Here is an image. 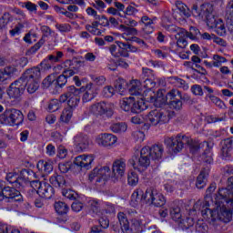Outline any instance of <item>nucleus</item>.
Segmentation results:
<instances>
[{
    "mask_svg": "<svg viewBox=\"0 0 233 233\" xmlns=\"http://www.w3.org/2000/svg\"><path fill=\"white\" fill-rule=\"evenodd\" d=\"M214 7H212V10H208V13H206L205 16L207 19V25L208 26V28L214 29L215 26L218 25V23L219 22V18L216 17V15H214Z\"/></svg>",
    "mask_w": 233,
    "mask_h": 233,
    "instance_id": "473e14b6",
    "label": "nucleus"
},
{
    "mask_svg": "<svg viewBox=\"0 0 233 233\" xmlns=\"http://www.w3.org/2000/svg\"><path fill=\"white\" fill-rule=\"evenodd\" d=\"M64 56L65 55L61 51H57L56 56V55H48L47 57H46L40 63V66H41L42 70H45V71L51 70L52 65H54V63H61V59H63Z\"/></svg>",
    "mask_w": 233,
    "mask_h": 233,
    "instance_id": "f3484780",
    "label": "nucleus"
},
{
    "mask_svg": "<svg viewBox=\"0 0 233 233\" xmlns=\"http://www.w3.org/2000/svg\"><path fill=\"white\" fill-rule=\"evenodd\" d=\"M82 156V169L90 170L92 168V163H94V157L92 155H81Z\"/></svg>",
    "mask_w": 233,
    "mask_h": 233,
    "instance_id": "37998d69",
    "label": "nucleus"
},
{
    "mask_svg": "<svg viewBox=\"0 0 233 233\" xmlns=\"http://www.w3.org/2000/svg\"><path fill=\"white\" fill-rule=\"evenodd\" d=\"M223 63H227V58L219 56V55H214L213 56V66L219 67L223 65Z\"/></svg>",
    "mask_w": 233,
    "mask_h": 233,
    "instance_id": "052dcab7",
    "label": "nucleus"
},
{
    "mask_svg": "<svg viewBox=\"0 0 233 233\" xmlns=\"http://www.w3.org/2000/svg\"><path fill=\"white\" fill-rule=\"evenodd\" d=\"M117 219L119 221L122 232L125 233L130 230V222H128V218H127V215L125 213L119 212L117 214Z\"/></svg>",
    "mask_w": 233,
    "mask_h": 233,
    "instance_id": "72a5a7b5",
    "label": "nucleus"
},
{
    "mask_svg": "<svg viewBox=\"0 0 233 233\" xmlns=\"http://www.w3.org/2000/svg\"><path fill=\"white\" fill-rule=\"evenodd\" d=\"M79 94H81V89L71 86L67 87V92L66 94L60 96V101L61 103H66L67 101V108H71L74 110V108H76V106L79 105Z\"/></svg>",
    "mask_w": 233,
    "mask_h": 233,
    "instance_id": "423d86ee",
    "label": "nucleus"
},
{
    "mask_svg": "<svg viewBox=\"0 0 233 233\" xmlns=\"http://www.w3.org/2000/svg\"><path fill=\"white\" fill-rule=\"evenodd\" d=\"M54 81H56V76L54 75H49L43 80L42 85L44 88H50Z\"/></svg>",
    "mask_w": 233,
    "mask_h": 233,
    "instance_id": "e2e57ef3",
    "label": "nucleus"
},
{
    "mask_svg": "<svg viewBox=\"0 0 233 233\" xmlns=\"http://www.w3.org/2000/svg\"><path fill=\"white\" fill-rule=\"evenodd\" d=\"M4 71L5 72V75L9 79L17 77V74H18L17 68H15V66H5L4 68Z\"/></svg>",
    "mask_w": 233,
    "mask_h": 233,
    "instance_id": "6e6d98bb",
    "label": "nucleus"
},
{
    "mask_svg": "<svg viewBox=\"0 0 233 233\" xmlns=\"http://www.w3.org/2000/svg\"><path fill=\"white\" fill-rule=\"evenodd\" d=\"M11 117L13 120L14 127H19V125L23 124L24 116L23 113L18 109H10Z\"/></svg>",
    "mask_w": 233,
    "mask_h": 233,
    "instance_id": "f704fd0d",
    "label": "nucleus"
},
{
    "mask_svg": "<svg viewBox=\"0 0 233 233\" xmlns=\"http://www.w3.org/2000/svg\"><path fill=\"white\" fill-rule=\"evenodd\" d=\"M147 101L153 103L155 106H163V105H167V103H168L167 95L165 96L162 91H158L157 95L154 94V96H147Z\"/></svg>",
    "mask_w": 233,
    "mask_h": 233,
    "instance_id": "4be33fe9",
    "label": "nucleus"
},
{
    "mask_svg": "<svg viewBox=\"0 0 233 233\" xmlns=\"http://www.w3.org/2000/svg\"><path fill=\"white\" fill-rule=\"evenodd\" d=\"M139 183V175L136 173V171H129L127 174V185L129 187H136Z\"/></svg>",
    "mask_w": 233,
    "mask_h": 233,
    "instance_id": "49530a36",
    "label": "nucleus"
},
{
    "mask_svg": "<svg viewBox=\"0 0 233 233\" xmlns=\"http://www.w3.org/2000/svg\"><path fill=\"white\" fill-rule=\"evenodd\" d=\"M62 103L63 102H61V98H59V100L52 99L48 103V106H47L48 112H57V110H59V108H61Z\"/></svg>",
    "mask_w": 233,
    "mask_h": 233,
    "instance_id": "603ef678",
    "label": "nucleus"
},
{
    "mask_svg": "<svg viewBox=\"0 0 233 233\" xmlns=\"http://www.w3.org/2000/svg\"><path fill=\"white\" fill-rule=\"evenodd\" d=\"M86 30L92 34L93 35H101V31L99 30V22L94 21L91 25H86Z\"/></svg>",
    "mask_w": 233,
    "mask_h": 233,
    "instance_id": "c03bdc74",
    "label": "nucleus"
},
{
    "mask_svg": "<svg viewBox=\"0 0 233 233\" xmlns=\"http://www.w3.org/2000/svg\"><path fill=\"white\" fill-rule=\"evenodd\" d=\"M171 219L175 222L182 223L187 228L190 227H194V218L190 217H187L186 219H183V215L181 214V208L179 207H173L170 208L169 211Z\"/></svg>",
    "mask_w": 233,
    "mask_h": 233,
    "instance_id": "f8f14e48",
    "label": "nucleus"
},
{
    "mask_svg": "<svg viewBox=\"0 0 233 233\" xmlns=\"http://www.w3.org/2000/svg\"><path fill=\"white\" fill-rule=\"evenodd\" d=\"M164 145L166 147H199V141L192 139L187 135L178 134L173 137H165Z\"/></svg>",
    "mask_w": 233,
    "mask_h": 233,
    "instance_id": "39448f33",
    "label": "nucleus"
},
{
    "mask_svg": "<svg viewBox=\"0 0 233 233\" xmlns=\"http://www.w3.org/2000/svg\"><path fill=\"white\" fill-rule=\"evenodd\" d=\"M114 94H116V89H114L111 86H106L102 91L104 97H112Z\"/></svg>",
    "mask_w": 233,
    "mask_h": 233,
    "instance_id": "338daca9",
    "label": "nucleus"
},
{
    "mask_svg": "<svg viewBox=\"0 0 233 233\" xmlns=\"http://www.w3.org/2000/svg\"><path fill=\"white\" fill-rule=\"evenodd\" d=\"M6 94L9 99H19L25 94V79L18 78L13 82L6 89Z\"/></svg>",
    "mask_w": 233,
    "mask_h": 233,
    "instance_id": "9d476101",
    "label": "nucleus"
},
{
    "mask_svg": "<svg viewBox=\"0 0 233 233\" xmlns=\"http://www.w3.org/2000/svg\"><path fill=\"white\" fill-rule=\"evenodd\" d=\"M115 92H117L120 96H125L128 92V83L124 79H119L115 86Z\"/></svg>",
    "mask_w": 233,
    "mask_h": 233,
    "instance_id": "ea45409f",
    "label": "nucleus"
},
{
    "mask_svg": "<svg viewBox=\"0 0 233 233\" xmlns=\"http://www.w3.org/2000/svg\"><path fill=\"white\" fill-rule=\"evenodd\" d=\"M196 230L198 233H208V225L207 223L202 222V223H197L196 225Z\"/></svg>",
    "mask_w": 233,
    "mask_h": 233,
    "instance_id": "774afa93",
    "label": "nucleus"
},
{
    "mask_svg": "<svg viewBox=\"0 0 233 233\" xmlns=\"http://www.w3.org/2000/svg\"><path fill=\"white\" fill-rule=\"evenodd\" d=\"M166 97L167 99V103H170V101H176V99H177L176 97H178V99H183V95L177 89H171L169 92H167Z\"/></svg>",
    "mask_w": 233,
    "mask_h": 233,
    "instance_id": "8fccbe9b",
    "label": "nucleus"
},
{
    "mask_svg": "<svg viewBox=\"0 0 233 233\" xmlns=\"http://www.w3.org/2000/svg\"><path fill=\"white\" fill-rule=\"evenodd\" d=\"M170 106V108H173V110H181L183 108V102L181 101V98H177L176 100H172L167 103Z\"/></svg>",
    "mask_w": 233,
    "mask_h": 233,
    "instance_id": "680f3d73",
    "label": "nucleus"
},
{
    "mask_svg": "<svg viewBox=\"0 0 233 233\" xmlns=\"http://www.w3.org/2000/svg\"><path fill=\"white\" fill-rule=\"evenodd\" d=\"M227 25L233 26V0H230L226 7Z\"/></svg>",
    "mask_w": 233,
    "mask_h": 233,
    "instance_id": "a19ab883",
    "label": "nucleus"
},
{
    "mask_svg": "<svg viewBox=\"0 0 233 233\" xmlns=\"http://www.w3.org/2000/svg\"><path fill=\"white\" fill-rule=\"evenodd\" d=\"M55 210L56 214L62 218H59L60 223H65L66 221H68V211L70 210L68 204L63 201L56 202Z\"/></svg>",
    "mask_w": 233,
    "mask_h": 233,
    "instance_id": "aec40b11",
    "label": "nucleus"
},
{
    "mask_svg": "<svg viewBox=\"0 0 233 233\" xmlns=\"http://www.w3.org/2000/svg\"><path fill=\"white\" fill-rule=\"evenodd\" d=\"M164 151L163 147H143L140 149V157H149L153 161H159Z\"/></svg>",
    "mask_w": 233,
    "mask_h": 233,
    "instance_id": "9b49d317",
    "label": "nucleus"
},
{
    "mask_svg": "<svg viewBox=\"0 0 233 233\" xmlns=\"http://www.w3.org/2000/svg\"><path fill=\"white\" fill-rule=\"evenodd\" d=\"M216 188H218V184H216V182L209 185L206 190L204 200L202 202L198 201L194 204L193 208L189 211V216L198 214V211L205 219H211L213 223L216 221L230 223L227 222L219 215V208H218V205H216V196H218V193L212 197V193L216 191Z\"/></svg>",
    "mask_w": 233,
    "mask_h": 233,
    "instance_id": "f03ea898",
    "label": "nucleus"
},
{
    "mask_svg": "<svg viewBox=\"0 0 233 233\" xmlns=\"http://www.w3.org/2000/svg\"><path fill=\"white\" fill-rule=\"evenodd\" d=\"M134 105V96L126 97L120 100V108L124 112H132V106Z\"/></svg>",
    "mask_w": 233,
    "mask_h": 233,
    "instance_id": "58836bf2",
    "label": "nucleus"
},
{
    "mask_svg": "<svg viewBox=\"0 0 233 233\" xmlns=\"http://www.w3.org/2000/svg\"><path fill=\"white\" fill-rule=\"evenodd\" d=\"M75 143L77 147H88L92 143L88 140V137L85 135H78L75 137Z\"/></svg>",
    "mask_w": 233,
    "mask_h": 233,
    "instance_id": "09e8293b",
    "label": "nucleus"
},
{
    "mask_svg": "<svg viewBox=\"0 0 233 233\" xmlns=\"http://www.w3.org/2000/svg\"><path fill=\"white\" fill-rule=\"evenodd\" d=\"M96 144L99 147H112V145H116L117 143V137L112 134H100L96 138Z\"/></svg>",
    "mask_w": 233,
    "mask_h": 233,
    "instance_id": "a211bd4d",
    "label": "nucleus"
},
{
    "mask_svg": "<svg viewBox=\"0 0 233 233\" xmlns=\"http://www.w3.org/2000/svg\"><path fill=\"white\" fill-rule=\"evenodd\" d=\"M212 147H208L201 155V159L207 165H212L214 163V153H212Z\"/></svg>",
    "mask_w": 233,
    "mask_h": 233,
    "instance_id": "e433bc0d",
    "label": "nucleus"
},
{
    "mask_svg": "<svg viewBox=\"0 0 233 233\" xmlns=\"http://www.w3.org/2000/svg\"><path fill=\"white\" fill-rule=\"evenodd\" d=\"M72 116H74V109L66 107L62 111L60 121H62V123H68L72 119Z\"/></svg>",
    "mask_w": 233,
    "mask_h": 233,
    "instance_id": "a18cd8bd",
    "label": "nucleus"
},
{
    "mask_svg": "<svg viewBox=\"0 0 233 233\" xmlns=\"http://www.w3.org/2000/svg\"><path fill=\"white\" fill-rule=\"evenodd\" d=\"M215 205L219 208L220 218L230 222L233 218V176L228 178L227 187L218 188L215 197Z\"/></svg>",
    "mask_w": 233,
    "mask_h": 233,
    "instance_id": "7ed1b4c3",
    "label": "nucleus"
},
{
    "mask_svg": "<svg viewBox=\"0 0 233 233\" xmlns=\"http://www.w3.org/2000/svg\"><path fill=\"white\" fill-rule=\"evenodd\" d=\"M151 188L152 187L147 188L146 192L141 188L136 189L131 195L130 206L133 207V208H137L139 205H143L144 203L148 205Z\"/></svg>",
    "mask_w": 233,
    "mask_h": 233,
    "instance_id": "6e6552de",
    "label": "nucleus"
},
{
    "mask_svg": "<svg viewBox=\"0 0 233 233\" xmlns=\"http://www.w3.org/2000/svg\"><path fill=\"white\" fill-rule=\"evenodd\" d=\"M71 166L73 167V168H76V167H77L78 170H83V156L79 155L76 157Z\"/></svg>",
    "mask_w": 233,
    "mask_h": 233,
    "instance_id": "69168bd1",
    "label": "nucleus"
},
{
    "mask_svg": "<svg viewBox=\"0 0 233 233\" xmlns=\"http://www.w3.org/2000/svg\"><path fill=\"white\" fill-rule=\"evenodd\" d=\"M88 212L94 218L95 216H99L101 212V207L99 206L98 199H90L88 201Z\"/></svg>",
    "mask_w": 233,
    "mask_h": 233,
    "instance_id": "2f4dec72",
    "label": "nucleus"
},
{
    "mask_svg": "<svg viewBox=\"0 0 233 233\" xmlns=\"http://www.w3.org/2000/svg\"><path fill=\"white\" fill-rule=\"evenodd\" d=\"M218 35H225L227 34V27H225V23L223 20H218V23L213 28Z\"/></svg>",
    "mask_w": 233,
    "mask_h": 233,
    "instance_id": "864d4df0",
    "label": "nucleus"
},
{
    "mask_svg": "<svg viewBox=\"0 0 233 233\" xmlns=\"http://www.w3.org/2000/svg\"><path fill=\"white\" fill-rule=\"evenodd\" d=\"M150 157H133L131 159L128 160L129 165L133 167L134 170H137L140 174H143L147 168L150 167Z\"/></svg>",
    "mask_w": 233,
    "mask_h": 233,
    "instance_id": "ddd939ff",
    "label": "nucleus"
},
{
    "mask_svg": "<svg viewBox=\"0 0 233 233\" xmlns=\"http://www.w3.org/2000/svg\"><path fill=\"white\" fill-rule=\"evenodd\" d=\"M97 96V88L94 86L93 83H89L86 86L84 95L82 96L83 103H88L92 101Z\"/></svg>",
    "mask_w": 233,
    "mask_h": 233,
    "instance_id": "b1692460",
    "label": "nucleus"
},
{
    "mask_svg": "<svg viewBox=\"0 0 233 233\" xmlns=\"http://www.w3.org/2000/svg\"><path fill=\"white\" fill-rule=\"evenodd\" d=\"M110 174V167L104 166L101 167H95L88 176L89 181H96V183H105L106 181V174Z\"/></svg>",
    "mask_w": 233,
    "mask_h": 233,
    "instance_id": "4468645a",
    "label": "nucleus"
},
{
    "mask_svg": "<svg viewBox=\"0 0 233 233\" xmlns=\"http://www.w3.org/2000/svg\"><path fill=\"white\" fill-rule=\"evenodd\" d=\"M232 147H222L221 158L224 161H232Z\"/></svg>",
    "mask_w": 233,
    "mask_h": 233,
    "instance_id": "3c124183",
    "label": "nucleus"
},
{
    "mask_svg": "<svg viewBox=\"0 0 233 233\" xmlns=\"http://www.w3.org/2000/svg\"><path fill=\"white\" fill-rule=\"evenodd\" d=\"M147 106L145 105V100L142 98L136 100L135 97H133V106H131V113L132 114H139L140 112H143V110H146Z\"/></svg>",
    "mask_w": 233,
    "mask_h": 233,
    "instance_id": "7c9ffc66",
    "label": "nucleus"
},
{
    "mask_svg": "<svg viewBox=\"0 0 233 233\" xmlns=\"http://www.w3.org/2000/svg\"><path fill=\"white\" fill-rule=\"evenodd\" d=\"M0 233H21V231L12 228L8 224H0Z\"/></svg>",
    "mask_w": 233,
    "mask_h": 233,
    "instance_id": "4d7b16f0",
    "label": "nucleus"
},
{
    "mask_svg": "<svg viewBox=\"0 0 233 233\" xmlns=\"http://www.w3.org/2000/svg\"><path fill=\"white\" fill-rule=\"evenodd\" d=\"M169 82L171 85L177 86L178 88H183V90H188V84L187 82L177 76H171L169 78Z\"/></svg>",
    "mask_w": 233,
    "mask_h": 233,
    "instance_id": "79ce46f5",
    "label": "nucleus"
},
{
    "mask_svg": "<svg viewBox=\"0 0 233 233\" xmlns=\"http://www.w3.org/2000/svg\"><path fill=\"white\" fill-rule=\"evenodd\" d=\"M74 166H72V163L70 162L58 164V170L61 172V174H66L69 170H72Z\"/></svg>",
    "mask_w": 233,
    "mask_h": 233,
    "instance_id": "13d9d810",
    "label": "nucleus"
},
{
    "mask_svg": "<svg viewBox=\"0 0 233 233\" xmlns=\"http://www.w3.org/2000/svg\"><path fill=\"white\" fill-rule=\"evenodd\" d=\"M166 204L167 198H165V196L151 187V191L149 193V199H147V205H153L154 207L161 208L165 207Z\"/></svg>",
    "mask_w": 233,
    "mask_h": 233,
    "instance_id": "dca6fc26",
    "label": "nucleus"
},
{
    "mask_svg": "<svg viewBox=\"0 0 233 233\" xmlns=\"http://www.w3.org/2000/svg\"><path fill=\"white\" fill-rule=\"evenodd\" d=\"M175 6L177 7V10H178L180 15L184 17V19H188V17H190L192 15L188 6L181 1H176Z\"/></svg>",
    "mask_w": 233,
    "mask_h": 233,
    "instance_id": "c756f323",
    "label": "nucleus"
},
{
    "mask_svg": "<svg viewBox=\"0 0 233 233\" xmlns=\"http://www.w3.org/2000/svg\"><path fill=\"white\" fill-rule=\"evenodd\" d=\"M36 168L41 176V177H45L48 176L54 170V163L52 160H39L36 163Z\"/></svg>",
    "mask_w": 233,
    "mask_h": 233,
    "instance_id": "6ab92c4d",
    "label": "nucleus"
},
{
    "mask_svg": "<svg viewBox=\"0 0 233 233\" xmlns=\"http://www.w3.org/2000/svg\"><path fill=\"white\" fill-rule=\"evenodd\" d=\"M208 10H212V5L207 4L203 5L200 7L198 6V5H194L191 9V14L195 17H203V15H206Z\"/></svg>",
    "mask_w": 233,
    "mask_h": 233,
    "instance_id": "a878e982",
    "label": "nucleus"
},
{
    "mask_svg": "<svg viewBox=\"0 0 233 233\" xmlns=\"http://www.w3.org/2000/svg\"><path fill=\"white\" fill-rule=\"evenodd\" d=\"M143 84L139 80H132L127 84V90L131 96H138L141 94Z\"/></svg>",
    "mask_w": 233,
    "mask_h": 233,
    "instance_id": "c85d7f7f",
    "label": "nucleus"
},
{
    "mask_svg": "<svg viewBox=\"0 0 233 233\" xmlns=\"http://www.w3.org/2000/svg\"><path fill=\"white\" fill-rule=\"evenodd\" d=\"M112 132H114V134H123L126 130H127L128 128V126H127L126 123H116V124H113L111 127H110Z\"/></svg>",
    "mask_w": 233,
    "mask_h": 233,
    "instance_id": "de8ad7c7",
    "label": "nucleus"
},
{
    "mask_svg": "<svg viewBox=\"0 0 233 233\" xmlns=\"http://www.w3.org/2000/svg\"><path fill=\"white\" fill-rule=\"evenodd\" d=\"M49 183L56 188H63L66 185V180L63 175H53L49 178Z\"/></svg>",
    "mask_w": 233,
    "mask_h": 233,
    "instance_id": "cd10ccee",
    "label": "nucleus"
},
{
    "mask_svg": "<svg viewBox=\"0 0 233 233\" xmlns=\"http://www.w3.org/2000/svg\"><path fill=\"white\" fill-rule=\"evenodd\" d=\"M0 125H5L6 127H14L12 120V113L10 109H6L3 114L0 115Z\"/></svg>",
    "mask_w": 233,
    "mask_h": 233,
    "instance_id": "c9c22d12",
    "label": "nucleus"
},
{
    "mask_svg": "<svg viewBox=\"0 0 233 233\" xmlns=\"http://www.w3.org/2000/svg\"><path fill=\"white\" fill-rule=\"evenodd\" d=\"M168 19L164 18L161 24L162 28H165L167 32H170V34H177L176 35H183V34H186L185 29L179 28L174 24H167Z\"/></svg>",
    "mask_w": 233,
    "mask_h": 233,
    "instance_id": "393cba45",
    "label": "nucleus"
},
{
    "mask_svg": "<svg viewBox=\"0 0 233 233\" xmlns=\"http://www.w3.org/2000/svg\"><path fill=\"white\" fill-rule=\"evenodd\" d=\"M41 33H42V38L35 44L27 52L29 56H33V54H35L43 45L46 42L45 40V37H50L52 34H54V31L47 25H42L40 27Z\"/></svg>",
    "mask_w": 233,
    "mask_h": 233,
    "instance_id": "2eb2a0df",
    "label": "nucleus"
},
{
    "mask_svg": "<svg viewBox=\"0 0 233 233\" xmlns=\"http://www.w3.org/2000/svg\"><path fill=\"white\" fill-rule=\"evenodd\" d=\"M25 89L29 94H35L36 90H39V81L35 80H24Z\"/></svg>",
    "mask_w": 233,
    "mask_h": 233,
    "instance_id": "4c0bfd02",
    "label": "nucleus"
},
{
    "mask_svg": "<svg viewBox=\"0 0 233 233\" xmlns=\"http://www.w3.org/2000/svg\"><path fill=\"white\" fill-rule=\"evenodd\" d=\"M209 174H210L209 170L207 168H203L200 171V173L197 177V180H196L197 188H198L200 190H201V188H205V187L207 186V181L208 179Z\"/></svg>",
    "mask_w": 233,
    "mask_h": 233,
    "instance_id": "bb28decb",
    "label": "nucleus"
},
{
    "mask_svg": "<svg viewBox=\"0 0 233 233\" xmlns=\"http://www.w3.org/2000/svg\"><path fill=\"white\" fill-rule=\"evenodd\" d=\"M91 80L95 85L97 86H103V85L106 82V78L103 76H96V75H90Z\"/></svg>",
    "mask_w": 233,
    "mask_h": 233,
    "instance_id": "bf43d9fd",
    "label": "nucleus"
},
{
    "mask_svg": "<svg viewBox=\"0 0 233 233\" xmlns=\"http://www.w3.org/2000/svg\"><path fill=\"white\" fill-rule=\"evenodd\" d=\"M90 112L97 117H112L114 116V104L108 102H98L91 106Z\"/></svg>",
    "mask_w": 233,
    "mask_h": 233,
    "instance_id": "0eeeda50",
    "label": "nucleus"
},
{
    "mask_svg": "<svg viewBox=\"0 0 233 233\" xmlns=\"http://www.w3.org/2000/svg\"><path fill=\"white\" fill-rule=\"evenodd\" d=\"M125 168H127V164L123 160H116L112 167V177H115V179L123 177L125 176Z\"/></svg>",
    "mask_w": 233,
    "mask_h": 233,
    "instance_id": "412c9836",
    "label": "nucleus"
},
{
    "mask_svg": "<svg viewBox=\"0 0 233 233\" xmlns=\"http://www.w3.org/2000/svg\"><path fill=\"white\" fill-rule=\"evenodd\" d=\"M24 80L27 81H41V69L37 66L29 68L24 73L22 77Z\"/></svg>",
    "mask_w": 233,
    "mask_h": 233,
    "instance_id": "5701e85b",
    "label": "nucleus"
},
{
    "mask_svg": "<svg viewBox=\"0 0 233 233\" xmlns=\"http://www.w3.org/2000/svg\"><path fill=\"white\" fill-rule=\"evenodd\" d=\"M146 121L153 127H156L157 125H163L165 123H168V115L167 114V112L161 111L159 109H155L150 111L146 116Z\"/></svg>",
    "mask_w": 233,
    "mask_h": 233,
    "instance_id": "1a4fd4ad",
    "label": "nucleus"
},
{
    "mask_svg": "<svg viewBox=\"0 0 233 233\" xmlns=\"http://www.w3.org/2000/svg\"><path fill=\"white\" fill-rule=\"evenodd\" d=\"M29 185L32 194H37L42 199H52L56 196V189L46 181L32 180Z\"/></svg>",
    "mask_w": 233,
    "mask_h": 233,
    "instance_id": "20e7f679",
    "label": "nucleus"
},
{
    "mask_svg": "<svg viewBox=\"0 0 233 233\" xmlns=\"http://www.w3.org/2000/svg\"><path fill=\"white\" fill-rule=\"evenodd\" d=\"M156 83H157V78L156 76L147 78L142 86L144 88H147V90H152V88H156Z\"/></svg>",
    "mask_w": 233,
    "mask_h": 233,
    "instance_id": "5fc2aeb1",
    "label": "nucleus"
},
{
    "mask_svg": "<svg viewBox=\"0 0 233 233\" xmlns=\"http://www.w3.org/2000/svg\"><path fill=\"white\" fill-rule=\"evenodd\" d=\"M175 37L177 39V46L178 48H187L188 42H187L185 36L175 35Z\"/></svg>",
    "mask_w": 233,
    "mask_h": 233,
    "instance_id": "0e129e2a",
    "label": "nucleus"
},
{
    "mask_svg": "<svg viewBox=\"0 0 233 233\" xmlns=\"http://www.w3.org/2000/svg\"><path fill=\"white\" fill-rule=\"evenodd\" d=\"M30 176H35V172L30 168L16 167L6 173L5 180L10 186H0V201L7 199L8 202L21 203L27 183H30Z\"/></svg>",
    "mask_w": 233,
    "mask_h": 233,
    "instance_id": "f257e3e1",
    "label": "nucleus"
}]
</instances>
